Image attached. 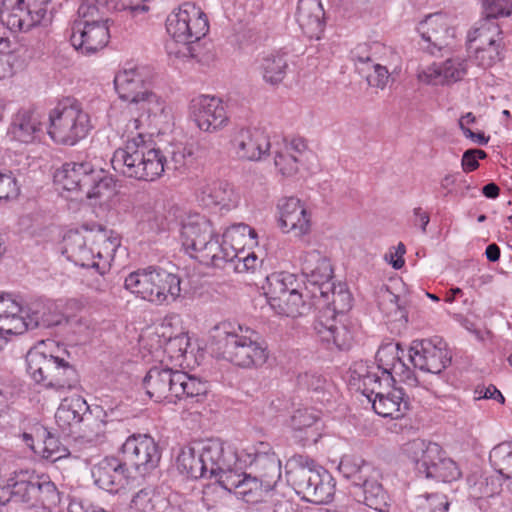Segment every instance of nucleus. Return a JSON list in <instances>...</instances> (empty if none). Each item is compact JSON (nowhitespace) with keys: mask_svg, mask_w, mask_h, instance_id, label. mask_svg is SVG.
I'll list each match as a JSON object with an SVG mask.
<instances>
[{"mask_svg":"<svg viewBox=\"0 0 512 512\" xmlns=\"http://www.w3.org/2000/svg\"><path fill=\"white\" fill-rule=\"evenodd\" d=\"M167 156L154 147L146 136L137 133L128 137L123 147L116 149L111 159L113 169L125 177L140 181H154L167 170L183 172L194 162L191 148L178 145Z\"/></svg>","mask_w":512,"mask_h":512,"instance_id":"1","label":"nucleus"},{"mask_svg":"<svg viewBox=\"0 0 512 512\" xmlns=\"http://www.w3.org/2000/svg\"><path fill=\"white\" fill-rule=\"evenodd\" d=\"M256 237L250 226L240 223L233 225L223 234L222 242L211 221L205 216H190L182 223L181 241L185 250L195 252V258L205 265L223 268L227 259L236 257V248L228 242L234 234Z\"/></svg>","mask_w":512,"mask_h":512,"instance_id":"2","label":"nucleus"},{"mask_svg":"<svg viewBox=\"0 0 512 512\" xmlns=\"http://www.w3.org/2000/svg\"><path fill=\"white\" fill-rule=\"evenodd\" d=\"M239 331L227 330L226 325L215 328L213 344L215 352L223 359L245 369L262 367L268 360L267 346L258 341L257 333L238 327Z\"/></svg>","mask_w":512,"mask_h":512,"instance_id":"3","label":"nucleus"},{"mask_svg":"<svg viewBox=\"0 0 512 512\" xmlns=\"http://www.w3.org/2000/svg\"><path fill=\"white\" fill-rule=\"evenodd\" d=\"M168 34L183 47L178 51L183 57L200 59L202 46L199 41L209 31L206 14L194 3L185 2L166 20Z\"/></svg>","mask_w":512,"mask_h":512,"instance_id":"4","label":"nucleus"},{"mask_svg":"<svg viewBox=\"0 0 512 512\" xmlns=\"http://www.w3.org/2000/svg\"><path fill=\"white\" fill-rule=\"evenodd\" d=\"M58 427L66 434H78L76 443L93 447L104 440V424L93 417L81 396L65 398L55 414Z\"/></svg>","mask_w":512,"mask_h":512,"instance_id":"5","label":"nucleus"},{"mask_svg":"<svg viewBox=\"0 0 512 512\" xmlns=\"http://www.w3.org/2000/svg\"><path fill=\"white\" fill-rule=\"evenodd\" d=\"M232 460V450L225 448L220 440L211 439L183 447L177 457V469L196 480L228 467Z\"/></svg>","mask_w":512,"mask_h":512,"instance_id":"6","label":"nucleus"},{"mask_svg":"<svg viewBox=\"0 0 512 512\" xmlns=\"http://www.w3.org/2000/svg\"><path fill=\"white\" fill-rule=\"evenodd\" d=\"M26 363L33 380L47 389L65 393L79 386L77 370L63 358L31 349L26 355Z\"/></svg>","mask_w":512,"mask_h":512,"instance_id":"7","label":"nucleus"},{"mask_svg":"<svg viewBox=\"0 0 512 512\" xmlns=\"http://www.w3.org/2000/svg\"><path fill=\"white\" fill-rule=\"evenodd\" d=\"M92 129L89 113L75 99L67 98L49 112L48 135L58 144L74 146Z\"/></svg>","mask_w":512,"mask_h":512,"instance_id":"8","label":"nucleus"},{"mask_svg":"<svg viewBox=\"0 0 512 512\" xmlns=\"http://www.w3.org/2000/svg\"><path fill=\"white\" fill-rule=\"evenodd\" d=\"M55 181L64 190L82 193L87 199L101 200L108 196L114 181L102 169H97L90 162H68L55 174Z\"/></svg>","mask_w":512,"mask_h":512,"instance_id":"9","label":"nucleus"},{"mask_svg":"<svg viewBox=\"0 0 512 512\" xmlns=\"http://www.w3.org/2000/svg\"><path fill=\"white\" fill-rule=\"evenodd\" d=\"M180 285L181 280L176 274L155 266L131 272L124 282L131 293L157 304L175 301L181 293Z\"/></svg>","mask_w":512,"mask_h":512,"instance_id":"10","label":"nucleus"},{"mask_svg":"<svg viewBox=\"0 0 512 512\" xmlns=\"http://www.w3.org/2000/svg\"><path fill=\"white\" fill-rule=\"evenodd\" d=\"M403 452L414 464L418 475L424 478L452 482L462 475L457 463L445 457L437 443L414 439L403 446Z\"/></svg>","mask_w":512,"mask_h":512,"instance_id":"11","label":"nucleus"},{"mask_svg":"<svg viewBox=\"0 0 512 512\" xmlns=\"http://www.w3.org/2000/svg\"><path fill=\"white\" fill-rule=\"evenodd\" d=\"M78 18L71 27L72 46L83 55H91L107 46L110 40L109 19L100 16L92 3H81Z\"/></svg>","mask_w":512,"mask_h":512,"instance_id":"12","label":"nucleus"},{"mask_svg":"<svg viewBox=\"0 0 512 512\" xmlns=\"http://www.w3.org/2000/svg\"><path fill=\"white\" fill-rule=\"evenodd\" d=\"M7 309L0 311V338L21 335L29 329L38 327H51L59 325L60 319H51L47 314V307L42 302H32L22 307L14 300H10Z\"/></svg>","mask_w":512,"mask_h":512,"instance_id":"13","label":"nucleus"},{"mask_svg":"<svg viewBox=\"0 0 512 512\" xmlns=\"http://www.w3.org/2000/svg\"><path fill=\"white\" fill-rule=\"evenodd\" d=\"M49 0H2L0 20L9 30L27 32L47 16Z\"/></svg>","mask_w":512,"mask_h":512,"instance_id":"14","label":"nucleus"},{"mask_svg":"<svg viewBox=\"0 0 512 512\" xmlns=\"http://www.w3.org/2000/svg\"><path fill=\"white\" fill-rule=\"evenodd\" d=\"M114 85L120 99L132 105H139V109L149 114L163 110L160 98L149 90L138 69L128 68L120 71L114 78Z\"/></svg>","mask_w":512,"mask_h":512,"instance_id":"15","label":"nucleus"},{"mask_svg":"<svg viewBox=\"0 0 512 512\" xmlns=\"http://www.w3.org/2000/svg\"><path fill=\"white\" fill-rule=\"evenodd\" d=\"M301 272L312 287V297L329 301L330 290L334 288L333 269L329 259L318 250L302 252L299 256Z\"/></svg>","mask_w":512,"mask_h":512,"instance_id":"16","label":"nucleus"},{"mask_svg":"<svg viewBox=\"0 0 512 512\" xmlns=\"http://www.w3.org/2000/svg\"><path fill=\"white\" fill-rule=\"evenodd\" d=\"M409 358L415 368L431 374H440L452 360L446 343L439 338L414 341Z\"/></svg>","mask_w":512,"mask_h":512,"instance_id":"17","label":"nucleus"},{"mask_svg":"<svg viewBox=\"0 0 512 512\" xmlns=\"http://www.w3.org/2000/svg\"><path fill=\"white\" fill-rule=\"evenodd\" d=\"M122 460L140 474L154 469L160 460V451L154 439L147 434H133L121 446Z\"/></svg>","mask_w":512,"mask_h":512,"instance_id":"18","label":"nucleus"},{"mask_svg":"<svg viewBox=\"0 0 512 512\" xmlns=\"http://www.w3.org/2000/svg\"><path fill=\"white\" fill-rule=\"evenodd\" d=\"M190 115L201 131L209 133L217 132L229 122L223 101L215 96L199 95L193 98Z\"/></svg>","mask_w":512,"mask_h":512,"instance_id":"19","label":"nucleus"},{"mask_svg":"<svg viewBox=\"0 0 512 512\" xmlns=\"http://www.w3.org/2000/svg\"><path fill=\"white\" fill-rule=\"evenodd\" d=\"M314 330L322 342L334 345L339 350H348L354 340V332L341 319L334 317L330 308L319 312Z\"/></svg>","mask_w":512,"mask_h":512,"instance_id":"20","label":"nucleus"},{"mask_svg":"<svg viewBox=\"0 0 512 512\" xmlns=\"http://www.w3.org/2000/svg\"><path fill=\"white\" fill-rule=\"evenodd\" d=\"M43 126L42 115L37 108L21 107L11 117L8 134L19 143L31 144L40 139Z\"/></svg>","mask_w":512,"mask_h":512,"instance_id":"21","label":"nucleus"},{"mask_svg":"<svg viewBox=\"0 0 512 512\" xmlns=\"http://www.w3.org/2000/svg\"><path fill=\"white\" fill-rule=\"evenodd\" d=\"M64 252L67 258L84 268H93L99 274L103 275L109 270L110 264L107 259H103L100 251L87 247L84 236L79 232H70L64 238Z\"/></svg>","mask_w":512,"mask_h":512,"instance_id":"22","label":"nucleus"},{"mask_svg":"<svg viewBox=\"0 0 512 512\" xmlns=\"http://www.w3.org/2000/svg\"><path fill=\"white\" fill-rule=\"evenodd\" d=\"M418 32L427 43L423 49L433 56L441 52L449 44V40L454 37V29L450 26L448 17L442 13L427 16L424 21L420 22Z\"/></svg>","mask_w":512,"mask_h":512,"instance_id":"23","label":"nucleus"},{"mask_svg":"<svg viewBox=\"0 0 512 512\" xmlns=\"http://www.w3.org/2000/svg\"><path fill=\"white\" fill-rule=\"evenodd\" d=\"M279 226L285 233L293 232L295 236L309 233L310 214L296 197H284L278 202Z\"/></svg>","mask_w":512,"mask_h":512,"instance_id":"24","label":"nucleus"},{"mask_svg":"<svg viewBox=\"0 0 512 512\" xmlns=\"http://www.w3.org/2000/svg\"><path fill=\"white\" fill-rule=\"evenodd\" d=\"M92 477L99 488L115 493L127 484L128 467L121 459L105 457L93 466Z\"/></svg>","mask_w":512,"mask_h":512,"instance_id":"25","label":"nucleus"},{"mask_svg":"<svg viewBox=\"0 0 512 512\" xmlns=\"http://www.w3.org/2000/svg\"><path fill=\"white\" fill-rule=\"evenodd\" d=\"M176 373H179V370L163 366L150 368L143 380L149 397L154 398L157 402L167 400L169 403H175Z\"/></svg>","mask_w":512,"mask_h":512,"instance_id":"26","label":"nucleus"},{"mask_svg":"<svg viewBox=\"0 0 512 512\" xmlns=\"http://www.w3.org/2000/svg\"><path fill=\"white\" fill-rule=\"evenodd\" d=\"M250 465L254 476L264 481L266 487H276L281 479V461L268 443L261 442L258 445Z\"/></svg>","mask_w":512,"mask_h":512,"instance_id":"27","label":"nucleus"},{"mask_svg":"<svg viewBox=\"0 0 512 512\" xmlns=\"http://www.w3.org/2000/svg\"><path fill=\"white\" fill-rule=\"evenodd\" d=\"M403 354L404 350L399 343H387L378 349L376 369L381 370V374L387 382L392 379L393 374L403 376L405 381L416 380L412 371L403 362Z\"/></svg>","mask_w":512,"mask_h":512,"instance_id":"28","label":"nucleus"},{"mask_svg":"<svg viewBox=\"0 0 512 512\" xmlns=\"http://www.w3.org/2000/svg\"><path fill=\"white\" fill-rule=\"evenodd\" d=\"M240 158L258 161L272 149L270 137L260 129H241L234 140Z\"/></svg>","mask_w":512,"mask_h":512,"instance_id":"29","label":"nucleus"},{"mask_svg":"<svg viewBox=\"0 0 512 512\" xmlns=\"http://www.w3.org/2000/svg\"><path fill=\"white\" fill-rule=\"evenodd\" d=\"M324 15L320 0H299L296 21L310 39H320L325 27Z\"/></svg>","mask_w":512,"mask_h":512,"instance_id":"30","label":"nucleus"},{"mask_svg":"<svg viewBox=\"0 0 512 512\" xmlns=\"http://www.w3.org/2000/svg\"><path fill=\"white\" fill-rule=\"evenodd\" d=\"M197 197L205 207L221 206L230 209L235 207L238 201V196L233 187L228 182L221 180L201 184Z\"/></svg>","mask_w":512,"mask_h":512,"instance_id":"31","label":"nucleus"},{"mask_svg":"<svg viewBox=\"0 0 512 512\" xmlns=\"http://www.w3.org/2000/svg\"><path fill=\"white\" fill-rule=\"evenodd\" d=\"M372 407L382 417L399 419L409 410V402L402 388H393L387 392H377Z\"/></svg>","mask_w":512,"mask_h":512,"instance_id":"32","label":"nucleus"},{"mask_svg":"<svg viewBox=\"0 0 512 512\" xmlns=\"http://www.w3.org/2000/svg\"><path fill=\"white\" fill-rule=\"evenodd\" d=\"M310 480L301 495L303 499L317 504L328 503L334 495V486L330 482L329 473L320 466H315Z\"/></svg>","mask_w":512,"mask_h":512,"instance_id":"33","label":"nucleus"},{"mask_svg":"<svg viewBox=\"0 0 512 512\" xmlns=\"http://www.w3.org/2000/svg\"><path fill=\"white\" fill-rule=\"evenodd\" d=\"M502 31L495 18L485 15L480 19L476 27L468 34V48L471 50L475 45H502Z\"/></svg>","mask_w":512,"mask_h":512,"instance_id":"34","label":"nucleus"},{"mask_svg":"<svg viewBox=\"0 0 512 512\" xmlns=\"http://www.w3.org/2000/svg\"><path fill=\"white\" fill-rule=\"evenodd\" d=\"M176 386L174 387V398L178 400H190L191 402H199L206 395L208 391L207 383L197 378L196 376L189 375L186 372L180 371L176 373Z\"/></svg>","mask_w":512,"mask_h":512,"instance_id":"35","label":"nucleus"},{"mask_svg":"<svg viewBox=\"0 0 512 512\" xmlns=\"http://www.w3.org/2000/svg\"><path fill=\"white\" fill-rule=\"evenodd\" d=\"M359 486L363 489L364 504L378 512H387L389 495L379 481L380 474L375 471Z\"/></svg>","mask_w":512,"mask_h":512,"instance_id":"36","label":"nucleus"},{"mask_svg":"<svg viewBox=\"0 0 512 512\" xmlns=\"http://www.w3.org/2000/svg\"><path fill=\"white\" fill-rule=\"evenodd\" d=\"M315 466L314 460L300 454L292 456L287 461V475L298 494H301L302 490L305 489L310 480L309 474H312Z\"/></svg>","mask_w":512,"mask_h":512,"instance_id":"37","label":"nucleus"},{"mask_svg":"<svg viewBox=\"0 0 512 512\" xmlns=\"http://www.w3.org/2000/svg\"><path fill=\"white\" fill-rule=\"evenodd\" d=\"M39 475L29 474L21 471L16 475L15 482L11 485V497L15 501L27 504L29 507H36L37 484Z\"/></svg>","mask_w":512,"mask_h":512,"instance_id":"38","label":"nucleus"},{"mask_svg":"<svg viewBox=\"0 0 512 512\" xmlns=\"http://www.w3.org/2000/svg\"><path fill=\"white\" fill-rule=\"evenodd\" d=\"M338 471L344 478L350 480L353 485L359 486L368 477H371L370 475L375 469L358 456L345 455L341 458Z\"/></svg>","mask_w":512,"mask_h":512,"instance_id":"39","label":"nucleus"},{"mask_svg":"<svg viewBox=\"0 0 512 512\" xmlns=\"http://www.w3.org/2000/svg\"><path fill=\"white\" fill-rule=\"evenodd\" d=\"M258 69L263 80L275 86L286 77L288 62L284 54H269L261 59Z\"/></svg>","mask_w":512,"mask_h":512,"instance_id":"40","label":"nucleus"},{"mask_svg":"<svg viewBox=\"0 0 512 512\" xmlns=\"http://www.w3.org/2000/svg\"><path fill=\"white\" fill-rule=\"evenodd\" d=\"M168 507V499L150 487L138 491L131 501L136 512H165Z\"/></svg>","mask_w":512,"mask_h":512,"instance_id":"41","label":"nucleus"},{"mask_svg":"<svg viewBox=\"0 0 512 512\" xmlns=\"http://www.w3.org/2000/svg\"><path fill=\"white\" fill-rule=\"evenodd\" d=\"M273 490V487H266V483L256 476L244 473L243 483L239 486L236 496L246 503L254 504L266 501L265 498L269 497Z\"/></svg>","mask_w":512,"mask_h":512,"instance_id":"42","label":"nucleus"},{"mask_svg":"<svg viewBox=\"0 0 512 512\" xmlns=\"http://www.w3.org/2000/svg\"><path fill=\"white\" fill-rule=\"evenodd\" d=\"M290 146L285 140H275L272 146L274 164L283 176H293L298 171V158L294 153H289Z\"/></svg>","mask_w":512,"mask_h":512,"instance_id":"43","label":"nucleus"},{"mask_svg":"<svg viewBox=\"0 0 512 512\" xmlns=\"http://www.w3.org/2000/svg\"><path fill=\"white\" fill-rule=\"evenodd\" d=\"M296 282L294 274L288 272H275L266 277V286H264L265 295L269 305L274 303L278 297L283 296L294 287Z\"/></svg>","mask_w":512,"mask_h":512,"instance_id":"44","label":"nucleus"},{"mask_svg":"<svg viewBox=\"0 0 512 512\" xmlns=\"http://www.w3.org/2000/svg\"><path fill=\"white\" fill-rule=\"evenodd\" d=\"M270 306L277 314L287 317L302 315L303 309L305 308L302 295L296 287L291 288L288 292L284 293L283 296L278 297Z\"/></svg>","mask_w":512,"mask_h":512,"instance_id":"45","label":"nucleus"},{"mask_svg":"<svg viewBox=\"0 0 512 512\" xmlns=\"http://www.w3.org/2000/svg\"><path fill=\"white\" fill-rule=\"evenodd\" d=\"M492 467L505 479H512V441L501 442L489 454Z\"/></svg>","mask_w":512,"mask_h":512,"instance_id":"46","label":"nucleus"},{"mask_svg":"<svg viewBox=\"0 0 512 512\" xmlns=\"http://www.w3.org/2000/svg\"><path fill=\"white\" fill-rule=\"evenodd\" d=\"M60 493L55 484L46 476H39L37 484L36 507L52 508L60 503Z\"/></svg>","mask_w":512,"mask_h":512,"instance_id":"47","label":"nucleus"},{"mask_svg":"<svg viewBox=\"0 0 512 512\" xmlns=\"http://www.w3.org/2000/svg\"><path fill=\"white\" fill-rule=\"evenodd\" d=\"M233 460L229 464L228 467L223 469H219L215 471V474H211L210 476H218L217 484L228 492H233L235 495L239 491V486L243 483L244 474H238L233 471V466L236 464L237 456L234 451H232Z\"/></svg>","mask_w":512,"mask_h":512,"instance_id":"48","label":"nucleus"},{"mask_svg":"<svg viewBox=\"0 0 512 512\" xmlns=\"http://www.w3.org/2000/svg\"><path fill=\"white\" fill-rule=\"evenodd\" d=\"M332 295V300L328 302L326 308H330L334 312V317L342 315L350 310L352 307V296L346 289L344 284L339 283L337 286L330 290L329 295Z\"/></svg>","mask_w":512,"mask_h":512,"instance_id":"49","label":"nucleus"},{"mask_svg":"<svg viewBox=\"0 0 512 512\" xmlns=\"http://www.w3.org/2000/svg\"><path fill=\"white\" fill-rule=\"evenodd\" d=\"M43 450L44 458L55 462L59 459L70 455V451L63 446L57 437L53 436L49 431L44 430Z\"/></svg>","mask_w":512,"mask_h":512,"instance_id":"50","label":"nucleus"},{"mask_svg":"<svg viewBox=\"0 0 512 512\" xmlns=\"http://www.w3.org/2000/svg\"><path fill=\"white\" fill-rule=\"evenodd\" d=\"M472 49L474 50V58L481 67H491L501 60V45H475V48Z\"/></svg>","mask_w":512,"mask_h":512,"instance_id":"51","label":"nucleus"},{"mask_svg":"<svg viewBox=\"0 0 512 512\" xmlns=\"http://www.w3.org/2000/svg\"><path fill=\"white\" fill-rule=\"evenodd\" d=\"M441 67L448 84L461 80L467 73V62L459 57L447 59Z\"/></svg>","mask_w":512,"mask_h":512,"instance_id":"52","label":"nucleus"},{"mask_svg":"<svg viewBox=\"0 0 512 512\" xmlns=\"http://www.w3.org/2000/svg\"><path fill=\"white\" fill-rule=\"evenodd\" d=\"M20 193L16 176L12 171L0 172V201L16 198Z\"/></svg>","mask_w":512,"mask_h":512,"instance_id":"53","label":"nucleus"},{"mask_svg":"<svg viewBox=\"0 0 512 512\" xmlns=\"http://www.w3.org/2000/svg\"><path fill=\"white\" fill-rule=\"evenodd\" d=\"M485 14L490 18L507 17L512 14V0H481Z\"/></svg>","mask_w":512,"mask_h":512,"instance_id":"54","label":"nucleus"},{"mask_svg":"<svg viewBox=\"0 0 512 512\" xmlns=\"http://www.w3.org/2000/svg\"><path fill=\"white\" fill-rule=\"evenodd\" d=\"M449 502L443 494H431L421 500L417 512H447Z\"/></svg>","mask_w":512,"mask_h":512,"instance_id":"55","label":"nucleus"},{"mask_svg":"<svg viewBox=\"0 0 512 512\" xmlns=\"http://www.w3.org/2000/svg\"><path fill=\"white\" fill-rule=\"evenodd\" d=\"M380 372L381 370H377L376 367H369L364 363L356 364L352 370L353 379L361 381L363 388L371 387L378 382L381 378Z\"/></svg>","mask_w":512,"mask_h":512,"instance_id":"56","label":"nucleus"},{"mask_svg":"<svg viewBox=\"0 0 512 512\" xmlns=\"http://www.w3.org/2000/svg\"><path fill=\"white\" fill-rule=\"evenodd\" d=\"M190 346V340L186 333H180L174 337H170L165 344V351L171 358L179 359L184 357Z\"/></svg>","mask_w":512,"mask_h":512,"instance_id":"57","label":"nucleus"},{"mask_svg":"<svg viewBox=\"0 0 512 512\" xmlns=\"http://www.w3.org/2000/svg\"><path fill=\"white\" fill-rule=\"evenodd\" d=\"M417 78L420 82L427 85H445L447 83V76L443 75L441 65L432 64L417 73Z\"/></svg>","mask_w":512,"mask_h":512,"instance_id":"58","label":"nucleus"},{"mask_svg":"<svg viewBox=\"0 0 512 512\" xmlns=\"http://www.w3.org/2000/svg\"><path fill=\"white\" fill-rule=\"evenodd\" d=\"M371 72L366 74V80L371 87L383 90L390 79V73L387 67L378 63H372L370 67Z\"/></svg>","mask_w":512,"mask_h":512,"instance_id":"59","label":"nucleus"},{"mask_svg":"<svg viewBox=\"0 0 512 512\" xmlns=\"http://www.w3.org/2000/svg\"><path fill=\"white\" fill-rule=\"evenodd\" d=\"M319 420L318 414L309 408L298 409L291 417V425L295 430L309 428Z\"/></svg>","mask_w":512,"mask_h":512,"instance_id":"60","label":"nucleus"},{"mask_svg":"<svg viewBox=\"0 0 512 512\" xmlns=\"http://www.w3.org/2000/svg\"><path fill=\"white\" fill-rule=\"evenodd\" d=\"M242 251H238L236 249V257L232 259H227L226 263H232L234 265V270L238 273L245 271H254L257 267L258 258L255 253H248L243 256Z\"/></svg>","mask_w":512,"mask_h":512,"instance_id":"61","label":"nucleus"},{"mask_svg":"<svg viewBox=\"0 0 512 512\" xmlns=\"http://www.w3.org/2000/svg\"><path fill=\"white\" fill-rule=\"evenodd\" d=\"M351 59L359 73H365L370 71L373 60L367 52L366 45H360L356 49L351 51Z\"/></svg>","mask_w":512,"mask_h":512,"instance_id":"62","label":"nucleus"},{"mask_svg":"<svg viewBox=\"0 0 512 512\" xmlns=\"http://www.w3.org/2000/svg\"><path fill=\"white\" fill-rule=\"evenodd\" d=\"M268 512H296L294 503L283 495L271 492L269 495Z\"/></svg>","mask_w":512,"mask_h":512,"instance_id":"63","label":"nucleus"},{"mask_svg":"<svg viewBox=\"0 0 512 512\" xmlns=\"http://www.w3.org/2000/svg\"><path fill=\"white\" fill-rule=\"evenodd\" d=\"M117 10L123 11L129 10L133 15L139 13H146L149 10V6L145 4L146 0H117Z\"/></svg>","mask_w":512,"mask_h":512,"instance_id":"64","label":"nucleus"}]
</instances>
